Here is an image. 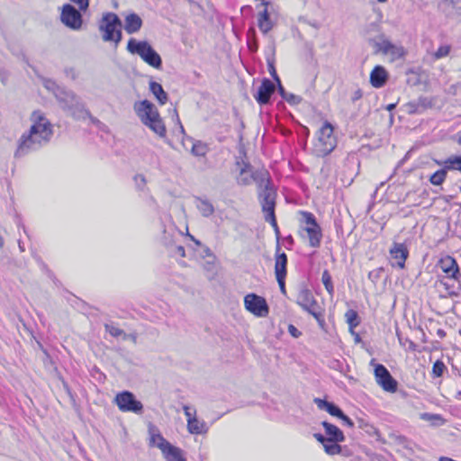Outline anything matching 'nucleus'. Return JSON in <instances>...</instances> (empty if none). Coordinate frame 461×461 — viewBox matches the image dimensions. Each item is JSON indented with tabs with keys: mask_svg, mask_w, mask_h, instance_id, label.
<instances>
[{
	"mask_svg": "<svg viewBox=\"0 0 461 461\" xmlns=\"http://www.w3.org/2000/svg\"><path fill=\"white\" fill-rule=\"evenodd\" d=\"M32 125L17 140L14 158H22L48 144L53 135L52 124L41 111L31 114Z\"/></svg>",
	"mask_w": 461,
	"mask_h": 461,
	"instance_id": "1",
	"label": "nucleus"
},
{
	"mask_svg": "<svg viewBox=\"0 0 461 461\" xmlns=\"http://www.w3.org/2000/svg\"><path fill=\"white\" fill-rule=\"evenodd\" d=\"M237 166L240 167V174L237 176V182L241 185H249L256 183L258 186V198L259 202L264 200L263 194L267 190L276 191L270 182L267 171L255 170L249 163L237 161Z\"/></svg>",
	"mask_w": 461,
	"mask_h": 461,
	"instance_id": "2",
	"label": "nucleus"
},
{
	"mask_svg": "<svg viewBox=\"0 0 461 461\" xmlns=\"http://www.w3.org/2000/svg\"><path fill=\"white\" fill-rule=\"evenodd\" d=\"M134 111L144 125L149 127L159 137L163 138L166 136V126L157 107L151 102L143 100L135 103Z\"/></svg>",
	"mask_w": 461,
	"mask_h": 461,
	"instance_id": "3",
	"label": "nucleus"
},
{
	"mask_svg": "<svg viewBox=\"0 0 461 461\" xmlns=\"http://www.w3.org/2000/svg\"><path fill=\"white\" fill-rule=\"evenodd\" d=\"M55 97L62 110L75 120H85L89 115V111L86 108L81 98L73 91L63 88L58 91Z\"/></svg>",
	"mask_w": 461,
	"mask_h": 461,
	"instance_id": "4",
	"label": "nucleus"
},
{
	"mask_svg": "<svg viewBox=\"0 0 461 461\" xmlns=\"http://www.w3.org/2000/svg\"><path fill=\"white\" fill-rule=\"evenodd\" d=\"M122 21L114 13H104L99 22L98 29L105 42H114L117 46L122 39Z\"/></svg>",
	"mask_w": 461,
	"mask_h": 461,
	"instance_id": "5",
	"label": "nucleus"
},
{
	"mask_svg": "<svg viewBox=\"0 0 461 461\" xmlns=\"http://www.w3.org/2000/svg\"><path fill=\"white\" fill-rule=\"evenodd\" d=\"M127 50L131 54L139 55L141 59L154 68H161L162 59L159 54L146 41H138L131 38L127 44Z\"/></svg>",
	"mask_w": 461,
	"mask_h": 461,
	"instance_id": "6",
	"label": "nucleus"
},
{
	"mask_svg": "<svg viewBox=\"0 0 461 461\" xmlns=\"http://www.w3.org/2000/svg\"><path fill=\"white\" fill-rule=\"evenodd\" d=\"M337 146V138L334 135V128L329 122H325L318 131V139L314 143L313 152L317 157H326L330 154Z\"/></svg>",
	"mask_w": 461,
	"mask_h": 461,
	"instance_id": "7",
	"label": "nucleus"
},
{
	"mask_svg": "<svg viewBox=\"0 0 461 461\" xmlns=\"http://www.w3.org/2000/svg\"><path fill=\"white\" fill-rule=\"evenodd\" d=\"M263 196L264 200L261 201L260 204L262 211L265 213V220L273 227L277 239V243H279L280 231L275 215L276 193V191L267 190L265 194H263Z\"/></svg>",
	"mask_w": 461,
	"mask_h": 461,
	"instance_id": "8",
	"label": "nucleus"
},
{
	"mask_svg": "<svg viewBox=\"0 0 461 461\" xmlns=\"http://www.w3.org/2000/svg\"><path fill=\"white\" fill-rule=\"evenodd\" d=\"M114 402L122 411H131L134 413L142 412V403L135 398L134 394L131 392L123 391L122 393H119L115 396Z\"/></svg>",
	"mask_w": 461,
	"mask_h": 461,
	"instance_id": "9",
	"label": "nucleus"
},
{
	"mask_svg": "<svg viewBox=\"0 0 461 461\" xmlns=\"http://www.w3.org/2000/svg\"><path fill=\"white\" fill-rule=\"evenodd\" d=\"M244 305L247 311L258 317H266L269 312L266 299L256 294H247L244 298Z\"/></svg>",
	"mask_w": 461,
	"mask_h": 461,
	"instance_id": "10",
	"label": "nucleus"
},
{
	"mask_svg": "<svg viewBox=\"0 0 461 461\" xmlns=\"http://www.w3.org/2000/svg\"><path fill=\"white\" fill-rule=\"evenodd\" d=\"M460 276L456 277L443 276L438 280V287L440 292V297L459 296L461 293Z\"/></svg>",
	"mask_w": 461,
	"mask_h": 461,
	"instance_id": "11",
	"label": "nucleus"
},
{
	"mask_svg": "<svg viewBox=\"0 0 461 461\" xmlns=\"http://www.w3.org/2000/svg\"><path fill=\"white\" fill-rule=\"evenodd\" d=\"M375 377L376 383L388 393H395L397 390V381L392 376L388 369L382 364H377L375 367Z\"/></svg>",
	"mask_w": 461,
	"mask_h": 461,
	"instance_id": "12",
	"label": "nucleus"
},
{
	"mask_svg": "<svg viewBox=\"0 0 461 461\" xmlns=\"http://www.w3.org/2000/svg\"><path fill=\"white\" fill-rule=\"evenodd\" d=\"M61 22L73 30H78L82 25V15L73 5L66 4L60 14Z\"/></svg>",
	"mask_w": 461,
	"mask_h": 461,
	"instance_id": "13",
	"label": "nucleus"
},
{
	"mask_svg": "<svg viewBox=\"0 0 461 461\" xmlns=\"http://www.w3.org/2000/svg\"><path fill=\"white\" fill-rule=\"evenodd\" d=\"M156 437L159 439L158 447L162 451L167 461H186L179 447L170 444L160 434L156 435Z\"/></svg>",
	"mask_w": 461,
	"mask_h": 461,
	"instance_id": "14",
	"label": "nucleus"
},
{
	"mask_svg": "<svg viewBox=\"0 0 461 461\" xmlns=\"http://www.w3.org/2000/svg\"><path fill=\"white\" fill-rule=\"evenodd\" d=\"M296 303L308 313L316 308H320L312 293L305 285L300 286L296 296Z\"/></svg>",
	"mask_w": 461,
	"mask_h": 461,
	"instance_id": "15",
	"label": "nucleus"
},
{
	"mask_svg": "<svg viewBox=\"0 0 461 461\" xmlns=\"http://www.w3.org/2000/svg\"><path fill=\"white\" fill-rule=\"evenodd\" d=\"M391 264L393 267L403 268L409 256V251L403 243L394 242L390 249Z\"/></svg>",
	"mask_w": 461,
	"mask_h": 461,
	"instance_id": "16",
	"label": "nucleus"
},
{
	"mask_svg": "<svg viewBox=\"0 0 461 461\" xmlns=\"http://www.w3.org/2000/svg\"><path fill=\"white\" fill-rule=\"evenodd\" d=\"M275 91V84L270 79L264 78L261 81L257 93L254 95V98L260 105L267 104L269 103L270 98Z\"/></svg>",
	"mask_w": 461,
	"mask_h": 461,
	"instance_id": "17",
	"label": "nucleus"
},
{
	"mask_svg": "<svg viewBox=\"0 0 461 461\" xmlns=\"http://www.w3.org/2000/svg\"><path fill=\"white\" fill-rule=\"evenodd\" d=\"M378 50L385 55H390L393 60L404 57L405 50L402 46L395 45L388 40H383L377 44Z\"/></svg>",
	"mask_w": 461,
	"mask_h": 461,
	"instance_id": "18",
	"label": "nucleus"
},
{
	"mask_svg": "<svg viewBox=\"0 0 461 461\" xmlns=\"http://www.w3.org/2000/svg\"><path fill=\"white\" fill-rule=\"evenodd\" d=\"M268 5V2L263 0L262 5H264V10L258 14V29L265 35L267 34L275 26V23L270 18V13L267 8Z\"/></svg>",
	"mask_w": 461,
	"mask_h": 461,
	"instance_id": "19",
	"label": "nucleus"
},
{
	"mask_svg": "<svg viewBox=\"0 0 461 461\" xmlns=\"http://www.w3.org/2000/svg\"><path fill=\"white\" fill-rule=\"evenodd\" d=\"M143 24L140 16L135 13L125 15L123 28L128 34H134L140 32Z\"/></svg>",
	"mask_w": 461,
	"mask_h": 461,
	"instance_id": "20",
	"label": "nucleus"
},
{
	"mask_svg": "<svg viewBox=\"0 0 461 461\" xmlns=\"http://www.w3.org/2000/svg\"><path fill=\"white\" fill-rule=\"evenodd\" d=\"M438 267L446 274L445 276L456 277L460 276L458 266L456 260L450 256L441 258L438 263Z\"/></svg>",
	"mask_w": 461,
	"mask_h": 461,
	"instance_id": "21",
	"label": "nucleus"
},
{
	"mask_svg": "<svg viewBox=\"0 0 461 461\" xmlns=\"http://www.w3.org/2000/svg\"><path fill=\"white\" fill-rule=\"evenodd\" d=\"M387 79L388 73L382 66H375L370 73V84L375 88L384 86Z\"/></svg>",
	"mask_w": 461,
	"mask_h": 461,
	"instance_id": "22",
	"label": "nucleus"
},
{
	"mask_svg": "<svg viewBox=\"0 0 461 461\" xmlns=\"http://www.w3.org/2000/svg\"><path fill=\"white\" fill-rule=\"evenodd\" d=\"M280 243H276V255L275 263L276 277L286 276L287 256L285 252H280Z\"/></svg>",
	"mask_w": 461,
	"mask_h": 461,
	"instance_id": "23",
	"label": "nucleus"
},
{
	"mask_svg": "<svg viewBox=\"0 0 461 461\" xmlns=\"http://www.w3.org/2000/svg\"><path fill=\"white\" fill-rule=\"evenodd\" d=\"M180 237L181 232L177 230L174 225H171L164 230L161 241L167 248L170 249L176 243V240Z\"/></svg>",
	"mask_w": 461,
	"mask_h": 461,
	"instance_id": "24",
	"label": "nucleus"
},
{
	"mask_svg": "<svg viewBox=\"0 0 461 461\" xmlns=\"http://www.w3.org/2000/svg\"><path fill=\"white\" fill-rule=\"evenodd\" d=\"M321 425L324 428L325 433L327 435L328 439H330V441H344L345 440V436H344L343 432L337 426H335L328 421H322Z\"/></svg>",
	"mask_w": 461,
	"mask_h": 461,
	"instance_id": "25",
	"label": "nucleus"
},
{
	"mask_svg": "<svg viewBox=\"0 0 461 461\" xmlns=\"http://www.w3.org/2000/svg\"><path fill=\"white\" fill-rule=\"evenodd\" d=\"M306 233L309 240V245L312 248H319L321 245L322 233L321 226L312 228H302Z\"/></svg>",
	"mask_w": 461,
	"mask_h": 461,
	"instance_id": "26",
	"label": "nucleus"
},
{
	"mask_svg": "<svg viewBox=\"0 0 461 461\" xmlns=\"http://www.w3.org/2000/svg\"><path fill=\"white\" fill-rule=\"evenodd\" d=\"M314 402L321 410H325L327 412H329L330 415L339 418L342 416V411L341 409L334 404L333 402H328L323 399L315 398Z\"/></svg>",
	"mask_w": 461,
	"mask_h": 461,
	"instance_id": "27",
	"label": "nucleus"
},
{
	"mask_svg": "<svg viewBox=\"0 0 461 461\" xmlns=\"http://www.w3.org/2000/svg\"><path fill=\"white\" fill-rule=\"evenodd\" d=\"M194 202H195V206H196L197 210L200 212V213L202 214V216L208 218L214 213V211H215L214 206L208 199L202 198V197H195Z\"/></svg>",
	"mask_w": 461,
	"mask_h": 461,
	"instance_id": "28",
	"label": "nucleus"
},
{
	"mask_svg": "<svg viewBox=\"0 0 461 461\" xmlns=\"http://www.w3.org/2000/svg\"><path fill=\"white\" fill-rule=\"evenodd\" d=\"M187 429L191 434H203L208 430V427L203 420L194 419L187 420Z\"/></svg>",
	"mask_w": 461,
	"mask_h": 461,
	"instance_id": "29",
	"label": "nucleus"
},
{
	"mask_svg": "<svg viewBox=\"0 0 461 461\" xmlns=\"http://www.w3.org/2000/svg\"><path fill=\"white\" fill-rule=\"evenodd\" d=\"M149 90L157 98L160 104H165L167 101V94L164 91L162 86L155 81L149 83Z\"/></svg>",
	"mask_w": 461,
	"mask_h": 461,
	"instance_id": "30",
	"label": "nucleus"
},
{
	"mask_svg": "<svg viewBox=\"0 0 461 461\" xmlns=\"http://www.w3.org/2000/svg\"><path fill=\"white\" fill-rule=\"evenodd\" d=\"M302 228H312L319 226L315 216L310 212H300Z\"/></svg>",
	"mask_w": 461,
	"mask_h": 461,
	"instance_id": "31",
	"label": "nucleus"
},
{
	"mask_svg": "<svg viewBox=\"0 0 461 461\" xmlns=\"http://www.w3.org/2000/svg\"><path fill=\"white\" fill-rule=\"evenodd\" d=\"M270 48V50H271V57H267V67H268V71L270 73V75L272 76V77L277 82L279 83V77L276 74V68H275V59H274V55H275V50H276V48H275V43H274V40H272V43H271V46H269Z\"/></svg>",
	"mask_w": 461,
	"mask_h": 461,
	"instance_id": "32",
	"label": "nucleus"
},
{
	"mask_svg": "<svg viewBox=\"0 0 461 461\" xmlns=\"http://www.w3.org/2000/svg\"><path fill=\"white\" fill-rule=\"evenodd\" d=\"M447 170H458L461 172V156H452L444 161Z\"/></svg>",
	"mask_w": 461,
	"mask_h": 461,
	"instance_id": "33",
	"label": "nucleus"
},
{
	"mask_svg": "<svg viewBox=\"0 0 461 461\" xmlns=\"http://www.w3.org/2000/svg\"><path fill=\"white\" fill-rule=\"evenodd\" d=\"M447 168L445 167L431 175L429 182L434 185H440L446 179Z\"/></svg>",
	"mask_w": 461,
	"mask_h": 461,
	"instance_id": "34",
	"label": "nucleus"
},
{
	"mask_svg": "<svg viewBox=\"0 0 461 461\" xmlns=\"http://www.w3.org/2000/svg\"><path fill=\"white\" fill-rule=\"evenodd\" d=\"M247 36H248V41H247V43H248V47H249V50L251 51V52H256L258 49V41H257V38H256V31L254 28H249L248 32H247Z\"/></svg>",
	"mask_w": 461,
	"mask_h": 461,
	"instance_id": "35",
	"label": "nucleus"
},
{
	"mask_svg": "<svg viewBox=\"0 0 461 461\" xmlns=\"http://www.w3.org/2000/svg\"><path fill=\"white\" fill-rule=\"evenodd\" d=\"M321 282H322L326 291L329 293V294L333 295L334 286H333L331 276L328 270H324L322 272Z\"/></svg>",
	"mask_w": 461,
	"mask_h": 461,
	"instance_id": "36",
	"label": "nucleus"
},
{
	"mask_svg": "<svg viewBox=\"0 0 461 461\" xmlns=\"http://www.w3.org/2000/svg\"><path fill=\"white\" fill-rule=\"evenodd\" d=\"M345 317L347 319V322L349 326V329L350 330L352 331L354 328H356L357 326H358L359 324V320H358V315H357V312L354 310H348L346 314H345Z\"/></svg>",
	"mask_w": 461,
	"mask_h": 461,
	"instance_id": "37",
	"label": "nucleus"
},
{
	"mask_svg": "<svg viewBox=\"0 0 461 461\" xmlns=\"http://www.w3.org/2000/svg\"><path fill=\"white\" fill-rule=\"evenodd\" d=\"M339 441H327L324 445V450L329 455L339 454L341 451V447L338 444Z\"/></svg>",
	"mask_w": 461,
	"mask_h": 461,
	"instance_id": "38",
	"label": "nucleus"
},
{
	"mask_svg": "<svg viewBox=\"0 0 461 461\" xmlns=\"http://www.w3.org/2000/svg\"><path fill=\"white\" fill-rule=\"evenodd\" d=\"M104 330L106 332H108L111 336L114 338L124 337V330L114 326L113 323H105Z\"/></svg>",
	"mask_w": 461,
	"mask_h": 461,
	"instance_id": "39",
	"label": "nucleus"
},
{
	"mask_svg": "<svg viewBox=\"0 0 461 461\" xmlns=\"http://www.w3.org/2000/svg\"><path fill=\"white\" fill-rule=\"evenodd\" d=\"M447 369L445 364L441 360H437L432 366V375L434 377H440Z\"/></svg>",
	"mask_w": 461,
	"mask_h": 461,
	"instance_id": "40",
	"label": "nucleus"
},
{
	"mask_svg": "<svg viewBox=\"0 0 461 461\" xmlns=\"http://www.w3.org/2000/svg\"><path fill=\"white\" fill-rule=\"evenodd\" d=\"M206 150H207L206 146L203 143H202L201 141H197L193 144L192 153L194 156H197V157L204 156L206 153Z\"/></svg>",
	"mask_w": 461,
	"mask_h": 461,
	"instance_id": "41",
	"label": "nucleus"
},
{
	"mask_svg": "<svg viewBox=\"0 0 461 461\" xmlns=\"http://www.w3.org/2000/svg\"><path fill=\"white\" fill-rule=\"evenodd\" d=\"M449 45H441L432 55L435 59H440L447 57L450 52Z\"/></svg>",
	"mask_w": 461,
	"mask_h": 461,
	"instance_id": "42",
	"label": "nucleus"
},
{
	"mask_svg": "<svg viewBox=\"0 0 461 461\" xmlns=\"http://www.w3.org/2000/svg\"><path fill=\"white\" fill-rule=\"evenodd\" d=\"M44 86L49 91H51L55 96H56L58 91L62 90L64 88V87L59 86V85L56 84L55 81L50 80V79H46L44 81Z\"/></svg>",
	"mask_w": 461,
	"mask_h": 461,
	"instance_id": "43",
	"label": "nucleus"
},
{
	"mask_svg": "<svg viewBox=\"0 0 461 461\" xmlns=\"http://www.w3.org/2000/svg\"><path fill=\"white\" fill-rule=\"evenodd\" d=\"M309 313L314 317V319L317 321V322L321 328L324 327L325 320H324L322 312L320 311V308H316V309L311 311V312H309Z\"/></svg>",
	"mask_w": 461,
	"mask_h": 461,
	"instance_id": "44",
	"label": "nucleus"
},
{
	"mask_svg": "<svg viewBox=\"0 0 461 461\" xmlns=\"http://www.w3.org/2000/svg\"><path fill=\"white\" fill-rule=\"evenodd\" d=\"M288 104L292 105L298 104L302 102V97L292 93H288L284 98Z\"/></svg>",
	"mask_w": 461,
	"mask_h": 461,
	"instance_id": "45",
	"label": "nucleus"
},
{
	"mask_svg": "<svg viewBox=\"0 0 461 461\" xmlns=\"http://www.w3.org/2000/svg\"><path fill=\"white\" fill-rule=\"evenodd\" d=\"M134 182L139 190H143L147 183L146 177L141 174L136 175L134 176Z\"/></svg>",
	"mask_w": 461,
	"mask_h": 461,
	"instance_id": "46",
	"label": "nucleus"
},
{
	"mask_svg": "<svg viewBox=\"0 0 461 461\" xmlns=\"http://www.w3.org/2000/svg\"><path fill=\"white\" fill-rule=\"evenodd\" d=\"M170 249L172 255H178L181 258L185 257V250L182 245H176V243H175V245L171 247Z\"/></svg>",
	"mask_w": 461,
	"mask_h": 461,
	"instance_id": "47",
	"label": "nucleus"
},
{
	"mask_svg": "<svg viewBox=\"0 0 461 461\" xmlns=\"http://www.w3.org/2000/svg\"><path fill=\"white\" fill-rule=\"evenodd\" d=\"M71 2L77 5L81 11H86L89 6V0H71Z\"/></svg>",
	"mask_w": 461,
	"mask_h": 461,
	"instance_id": "48",
	"label": "nucleus"
},
{
	"mask_svg": "<svg viewBox=\"0 0 461 461\" xmlns=\"http://www.w3.org/2000/svg\"><path fill=\"white\" fill-rule=\"evenodd\" d=\"M288 332L294 338H299L302 335V332L299 331L298 329L292 324L288 326Z\"/></svg>",
	"mask_w": 461,
	"mask_h": 461,
	"instance_id": "49",
	"label": "nucleus"
},
{
	"mask_svg": "<svg viewBox=\"0 0 461 461\" xmlns=\"http://www.w3.org/2000/svg\"><path fill=\"white\" fill-rule=\"evenodd\" d=\"M339 419H340L344 425L349 427V428H353L354 427V422L352 421V420L348 417L344 412H342V416H340Z\"/></svg>",
	"mask_w": 461,
	"mask_h": 461,
	"instance_id": "50",
	"label": "nucleus"
},
{
	"mask_svg": "<svg viewBox=\"0 0 461 461\" xmlns=\"http://www.w3.org/2000/svg\"><path fill=\"white\" fill-rule=\"evenodd\" d=\"M363 97V91L360 88H357L351 95V101L356 102Z\"/></svg>",
	"mask_w": 461,
	"mask_h": 461,
	"instance_id": "51",
	"label": "nucleus"
},
{
	"mask_svg": "<svg viewBox=\"0 0 461 461\" xmlns=\"http://www.w3.org/2000/svg\"><path fill=\"white\" fill-rule=\"evenodd\" d=\"M183 409H184V412H185V415L186 416L187 420L194 419L196 417L195 416V410L194 411V412H191L190 407H188L186 405H185L183 407Z\"/></svg>",
	"mask_w": 461,
	"mask_h": 461,
	"instance_id": "52",
	"label": "nucleus"
},
{
	"mask_svg": "<svg viewBox=\"0 0 461 461\" xmlns=\"http://www.w3.org/2000/svg\"><path fill=\"white\" fill-rule=\"evenodd\" d=\"M398 339H399V342H400L402 345L405 346L406 344H408V345H409V348H410L411 350H415L416 345L414 344V342H413V341H411V339H405V340H404V342H403L402 339L399 335H398Z\"/></svg>",
	"mask_w": 461,
	"mask_h": 461,
	"instance_id": "53",
	"label": "nucleus"
},
{
	"mask_svg": "<svg viewBox=\"0 0 461 461\" xmlns=\"http://www.w3.org/2000/svg\"><path fill=\"white\" fill-rule=\"evenodd\" d=\"M276 281L283 294H285V277H276Z\"/></svg>",
	"mask_w": 461,
	"mask_h": 461,
	"instance_id": "54",
	"label": "nucleus"
},
{
	"mask_svg": "<svg viewBox=\"0 0 461 461\" xmlns=\"http://www.w3.org/2000/svg\"><path fill=\"white\" fill-rule=\"evenodd\" d=\"M313 437L322 445H324L327 441H330L327 437L323 436L321 433H315Z\"/></svg>",
	"mask_w": 461,
	"mask_h": 461,
	"instance_id": "55",
	"label": "nucleus"
},
{
	"mask_svg": "<svg viewBox=\"0 0 461 461\" xmlns=\"http://www.w3.org/2000/svg\"><path fill=\"white\" fill-rule=\"evenodd\" d=\"M123 340L131 339L134 344L137 343V334L136 333H131L127 334L124 333V337L122 338Z\"/></svg>",
	"mask_w": 461,
	"mask_h": 461,
	"instance_id": "56",
	"label": "nucleus"
},
{
	"mask_svg": "<svg viewBox=\"0 0 461 461\" xmlns=\"http://www.w3.org/2000/svg\"><path fill=\"white\" fill-rule=\"evenodd\" d=\"M277 85H278V93L282 96V98L284 99L286 96V95L288 94V92L285 91V89L282 86L280 80H279V83H277Z\"/></svg>",
	"mask_w": 461,
	"mask_h": 461,
	"instance_id": "57",
	"label": "nucleus"
},
{
	"mask_svg": "<svg viewBox=\"0 0 461 461\" xmlns=\"http://www.w3.org/2000/svg\"><path fill=\"white\" fill-rule=\"evenodd\" d=\"M86 118H89L91 122L94 123V124L101 123L100 121L97 118L93 117L90 113H89V115L86 116Z\"/></svg>",
	"mask_w": 461,
	"mask_h": 461,
	"instance_id": "58",
	"label": "nucleus"
},
{
	"mask_svg": "<svg viewBox=\"0 0 461 461\" xmlns=\"http://www.w3.org/2000/svg\"><path fill=\"white\" fill-rule=\"evenodd\" d=\"M6 79H7V76L5 75V73L4 71L0 70V80L2 81V83L5 84Z\"/></svg>",
	"mask_w": 461,
	"mask_h": 461,
	"instance_id": "59",
	"label": "nucleus"
},
{
	"mask_svg": "<svg viewBox=\"0 0 461 461\" xmlns=\"http://www.w3.org/2000/svg\"><path fill=\"white\" fill-rule=\"evenodd\" d=\"M158 433L152 434V435H151V438H150L151 442H152V443H154V444L156 443L157 445H158V443L159 442V439L156 437V435H158Z\"/></svg>",
	"mask_w": 461,
	"mask_h": 461,
	"instance_id": "60",
	"label": "nucleus"
},
{
	"mask_svg": "<svg viewBox=\"0 0 461 461\" xmlns=\"http://www.w3.org/2000/svg\"><path fill=\"white\" fill-rule=\"evenodd\" d=\"M408 106L410 107V113H416L417 112V109L415 108V104H414L410 103L408 104Z\"/></svg>",
	"mask_w": 461,
	"mask_h": 461,
	"instance_id": "61",
	"label": "nucleus"
},
{
	"mask_svg": "<svg viewBox=\"0 0 461 461\" xmlns=\"http://www.w3.org/2000/svg\"><path fill=\"white\" fill-rule=\"evenodd\" d=\"M396 104H390L387 105V110L388 111H392L395 108Z\"/></svg>",
	"mask_w": 461,
	"mask_h": 461,
	"instance_id": "62",
	"label": "nucleus"
},
{
	"mask_svg": "<svg viewBox=\"0 0 461 461\" xmlns=\"http://www.w3.org/2000/svg\"><path fill=\"white\" fill-rule=\"evenodd\" d=\"M18 246H19L20 250H21L22 252H23V251H24V247H23V245L22 244V242H21V240H18Z\"/></svg>",
	"mask_w": 461,
	"mask_h": 461,
	"instance_id": "63",
	"label": "nucleus"
},
{
	"mask_svg": "<svg viewBox=\"0 0 461 461\" xmlns=\"http://www.w3.org/2000/svg\"><path fill=\"white\" fill-rule=\"evenodd\" d=\"M438 336L443 337L445 335V332L442 330H438Z\"/></svg>",
	"mask_w": 461,
	"mask_h": 461,
	"instance_id": "64",
	"label": "nucleus"
}]
</instances>
